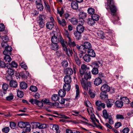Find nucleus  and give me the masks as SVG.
Returning <instances> with one entry per match:
<instances>
[{
  "instance_id": "nucleus-10",
  "label": "nucleus",
  "mask_w": 133,
  "mask_h": 133,
  "mask_svg": "<svg viewBox=\"0 0 133 133\" xmlns=\"http://www.w3.org/2000/svg\"><path fill=\"white\" fill-rule=\"evenodd\" d=\"M59 39L61 43L63 46V50H66V48H67L68 46L67 42L66 40L63 39L62 37L61 36H59Z\"/></svg>"
},
{
  "instance_id": "nucleus-36",
  "label": "nucleus",
  "mask_w": 133,
  "mask_h": 133,
  "mask_svg": "<svg viewBox=\"0 0 133 133\" xmlns=\"http://www.w3.org/2000/svg\"><path fill=\"white\" fill-rule=\"evenodd\" d=\"M71 5L72 8L73 9L76 10L78 9V3L75 2L73 1L72 2Z\"/></svg>"
},
{
  "instance_id": "nucleus-56",
  "label": "nucleus",
  "mask_w": 133,
  "mask_h": 133,
  "mask_svg": "<svg viewBox=\"0 0 133 133\" xmlns=\"http://www.w3.org/2000/svg\"><path fill=\"white\" fill-rule=\"evenodd\" d=\"M31 126L30 125L29 123H28V124L27 125V126L26 127L25 131L26 132H29L31 131Z\"/></svg>"
},
{
  "instance_id": "nucleus-48",
  "label": "nucleus",
  "mask_w": 133,
  "mask_h": 133,
  "mask_svg": "<svg viewBox=\"0 0 133 133\" xmlns=\"http://www.w3.org/2000/svg\"><path fill=\"white\" fill-rule=\"evenodd\" d=\"M116 118L117 119L123 120L124 119V115L121 114H117L116 116Z\"/></svg>"
},
{
  "instance_id": "nucleus-34",
  "label": "nucleus",
  "mask_w": 133,
  "mask_h": 133,
  "mask_svg": "<svg viewBox=\"0 0 133 133\" xmlns=\"http://www.w3.org/2000/svg\"><path fill=\"white\" fill-rule=\"evenodd\" d=\"M36 4L37 8L39 9L40 11H42L43 9V6L42 4L37 1H36Z\"/></svg>"
},
{
  "instance_id": "nucleus-9",
  "label": "nucleus",
  "mask_w": 133,
  "mask_h": 133,
  "mask_svg": "<svg viewBox=\"0 0 133 133\" xmlns=\"http://www.w3.org/2000/svg\"><path fill=\"white\" fill-rule=\"evenodd\" d=\"M12 49L11 46L7 45L5 47V49L3 51V54L5 55H11Z\"/></svg>"
},
{
  "instance_id": "nucleus-50",
  "label": "nucleus",
  "mask_w": 133,
  "mask_h": 133,
  "mask_svg": "<svg viewBox=\"0 0 133 133\" xmlns=\"http://www.w3.org/2000/svg\"><path fill=\"white\" fill-rule=\"evenodd\" d=\"M91 17L95 21H98L99 19V16L97 14H94L91 16Z\"/></svg>"
},
{
  "instance_id": "nucleus-63",
  "label": "nucleus",
  "mask_w": 133,
  "mask_h": 133,
  "mask_svg": "<svg viewBox=\"0 0 133 133\" xmlns=\"http://www.w3.org/2000/svg\"><path fill=\"white\" fill-rule=\"evenodd\" d=\"M84 22V20L83 18H80L78 20V23L79 25H83Z\"/></svg>"
},
{
  "instance_id": "nucleus-5",
  "label": "nucleus",
  "mask_w": 133,
  "mask_h": 133,
  "mask_svg": "<svg viewBox=\"0 0 133 133\" xmlns=\"http://www.w3.org/2000/svg\"><path fill=\"white\" fill-rule=\"evenodd\" d=\"M92 48L91 44L89 42H84L83 45L82 49L84 52H87Z\"/></svg>"
},
{
  "instance_id": "nucleus-64",
  "label": "nucleus",
  "mask_w": 133,
  "mask_h": 133,
  "mask_svg": "<svg viewBox=\"0 0 133 133\" xmlns=\"http://www.w3.org/2000/svg\"><path fill=\"white\" fill-rule=\"evenodd\" d=\"M10 130V128L9 127H6L3 128L2 129L3 132L5 133H8Z\"/></svg>"
},
{
  "instance_id": "nucleus-60",
  "label": "nucleus",
  "mask_w": 133,
  "mask_h": 133,
  "mask_svg": "<svg viewBox=\"0 0 133 133\" xmlns=\"http://www.w3.org/2000/svg\"><path fill=\"white\" fill-rule=\"evenodd\" d=\"M20 66L21 67L24 68L25 70L27 69V66L24 62H22L21 63Z\"/></svg>"
},
{
  "instance_id": "nucleus-28",
  "label": "nucleus",
  "mask_w": 133,
  "mask_h": 133,
  "mask_svg": "<svg viewBox=\"0 0 133 133\" xmlns=\"http://www.w3.org/2000/svg\"><path fill=\"white\" fill-rule=\"evenodd\" d=\"M95 21L92 18H89L87 20V22L89 25L90 26H92L95 24Z\"/></svg>"
},
{
  "instance_id": "nucleus-35",
  "label": "nucleus",
  "mask_w": 133,
  "mask_h": 133,
  "mask_svg": "<svg viewBox=\"0 0 133 133\" xmlns=\"http://www.w3.org/2000/svg\"><path fill=\"white\" fill-rule=\"evenodd\" d=\"M82 33L80 32H78V31H75L74 32V34L76 38L78 40L81 38L82 36Z\"/></svg>"
},
{
  "instance_id": "nucleus-7",
  "label": "nucleus",
  "mask_w": 133,
  "mask_h": 133,
  "mask_svg": "<svg viewBox=\"0 0 133 133\" xmlns=\"http://www.w3.org/2000/svg\"><path fill=\"white\" fill-rule=\"evenodd\" d=\"M91 78V75L90 71L85 73L83 76H80V81L83 79L84 81L85 79L87 81L88 79H90Z\"/></svg>"
},
{
  "instance_id": "nucleus-49",
  "label": "nucleus",
  "mask_w": 133,
  "mask_h": 133,
  "mask_svg": "<svg viewBox=\"0 0 133 133\" xmlns=\"http://www.w3.org/2000/svg\"><path fill=\"white\" fill-rule=\"evenodd\" d=\"M89 115H90V118L92 120V122L95 124H96L95 122L96 120V118L95 117V115L93 113L91 114H89Z\"/></svg>"
},
{
  "instance_id": "nucleus-47",
  "label": "nucleus",
  "mask_w": 133,
  "mask_h": 133,
  "mask_svg": "<svg viewBox=\"0 0 133 133\" xmlns=\"http://www.w3.org/2000/svg\"><path fill=\"white\" fill-rule=\"evenodd\" d=\"M8 85L6 83H4L2 86L3 89L4 91L3 92L4 94H5V92L8 88Z\"/></svg>"
},
{
  "instance_id": "nucleus-51",
  "label": "nucleus",
  "mask_w": 133,
  "mask_h": 133,
  "mask_svg": "<svg viewBox=\"0 0 133 133\" xmlns=\"http://www.w3.org/2000/svg\"><path fill=\"white\" fill-rule=\"evenodd\" d=\"M24 95V94L22 91L18 90L17 91V96L20 98L22 97Z\"/></svg>"
},
{
  "instance_id": "nucleus-26",
  "label": "nucleus",
  "mask_w": 133,
  "mask_h": 133,
  "mask_svg": "<svg viewBox=\"0 0 133 133\" xmlns=\"http://www.w3.org/2000/svg\"><path fill=\"white\" fill-rule=\"evenodd\" d=\"M54 24L52 22H48L46 24L47 28L50 30H52L53 28Z\"/></svg>"
},
{
  "instance_id": "nucleus-3",
  "label": "nucleus",
  "mask_w": 133,
  "mask_h": 133,
  "mask_svg": "<svg viewBox=\"0 0 133 133\" xmlns=\"http://www.w3.org/2000/svg\"><path fill=\"white\" fill-rule=\"evenodd\" d=\"M52 36L51 42L52 43H58L60 41L59 37H57V33L55 31H53L51 33Z\"/></svg>"
},
{
  "instance_id": "nucleus-11",
  "label": "nucleus",
  "mask_w": 133,
  "mask_h": 133,
  "mask_svg": "<svg viewBox=\"0 0 133 133\" xmlns=\"http://www.w3.org/2000/svg\"><path fill=\"white\" fill-rule=\"evenodd\" d=\"M110 90V87L106 84L103 85L101 88V90L102 92L105 93L109 91Z\"/></svg>"
},
{
  "instance_id": "nucleus-1",
  "label": "nucleus",
  "mask_w": 133,
  "mask_h": 133,
  "mask_svg": "<svg viewBox=\"0 0 133 133\" xmlns=\"http://www.w3.org/2000/svg\"><path fill=\"white\" fill-rule=\"evenodd\" d=\"M105 4V8L108 10H110L112 14L114 15L117 11L116 8L114 4V1L113 0H107Z\"/></svg>"
},
{
  "instance_id": "nucleus-13",
  "label": "nucleus",
  "mask_w": 133,
  "mask_h": 133,
  "mask_svg": "<svg viewBox=\"0 0 133 133\" xmlns=\"http://www.w3.org/2000/svg\"><path fill=\"white\" fill-rule=\"evenodd\" d=\"M57 43H52L51 45V49L54 51L57 50L59 48V46Z\"/></svg>"
},
{
  "instance_id": "nucleus-15",
  "label": "nucleus",
  "mask_w": 133,
  "mask_h": 133,
  "mask_svg": "<svg viewBox=\"0 0 133 133\" xmlns=\"http://www.w3.org/2000/svg\"><path fill=\"white\" fill-rule=\"evenodd\" d=\"M75 88L76 90V95L75 97V99H77L80 93L79 86L77 84L75 85Z\"/></svg>"
},
{
  "instance_id": "nucleus-27",
  "label": "nucleus",
  "mask_w": 133,
  "mask_h": 133,
  "mask_svg": "<svg viewBox=\"0 0 133 133\" xmlns=\"http://www.w3.org/2000/svg\"><path fill=\"white\" fill-rule=\"evenodd\" d=\"M115 105L117 107L121 108L123 106V102L122 101L119 100L116 102Z\"/></svg>"
},
{
  "instance_id": "nucleus-8",
  "label": "nucleus",
  "mask_w": 133,
  "mask_h": 133,
  "mask_svg": "<svg viewBox=\"0 0 133 133\" xmlns=\"http://www.w3.org/2000/svg\"><path fill=\"white\" fill-rule=\"evenodd\" d=\"M34 125L36 128H38L40 129H43L48 127V125L46 124H41L38 122H35Z\"/></svg>"
},
{
  "instance_id": "nucleus-33",
  "label": "nucleus",
  "mask_w": 133,
  "mask_h": 133,
  "mask_svg": "<svg viewBox=\"0 0 133 133\" xmlns=\"http://www.w3.org/2000/svg\"><path fill=\"white\" fill-rule=\"evenodd\" d=\"M66 50H64L66 54L69 56H72L73 54L72 51L71 49H68L67 48H66Z\"/></svg>"
},
{
  "instance_id": "nucleus-14",
  "label": "nucleus",
  "mask_w": 133,
  "mask_h": 133,
  "mask_svg": "<svg viewBox=\"0 0 133 133\" xmlns=\"http://www.w3.org/2000/svg\"><path fill=\"white\" fill-rule=\"evenodd\" d=\"M28 122H18V126L21 128H25L27 126V125L28 124Z\"/></svg>"
},
{
  "instance_id": "nucleus-22",
  "label": "nucleus",
  "mask_w": 133,
  "mask_h": 133,
  "mask_svg": "<svg viewBox=\"0 0 133 133\" xmlns=\"http://www.w3.org/2000/svg\"><path fill=\"white\" fill-rule=\"evenodd\" d=\"M71 85L70 84L65 83L63 86L64 90L67 91H69L70 89Z\"/></svg>"
},
{
  "instance_id": "nucleus-20",
  "label": "nucleus",
  "mask_w": 133,
  "mask_h": 133,
  "mask_svg": "<svg viewBox=\"0 0 133 133\" xmlns=\"http://www.w3.org/2000/svg\"><path fill=\"white\" fill-rule=\"evenodd\" d=\"M64 72L69 75H70L73 74V71L71 68H68L64 69Z\"/></svg>"
},
{
  "instance_id": "nucleus-46",
  "label": "nucleus",
  "mask_w": 133,
  "mask_h": 133,
  "mask_svg": "<svg viewBox=\"0 0 133 133\" xmlns=\"http://www.w3.org/2000/svg\"><path fill=\"white\" fill-rule=\"evenodd\" d=\"M14 98V95L12 93H10L9 95L7 96L6 98V100L10 101L12 100Z\"/></svg>"
},
{
  "instance_id": "nucleus-17",
  "label": "nucleus",
  "mask_w": 133,
  "mask_h": 133,
  "mask_svg": "<svg viewBox=\"0 0 133 133\" xmlns=\"http://www.w3.org/2000/svg\"><path fill=\"white\" fill-rule=\"evenodd\" d=\"M77 31L82 33L84 30V27L82 25H78L77 26Z\"/></svg>"
},
{
  "instance_id": "nucleus-40",
  "label": "nucleus",
  "mask_w": 133,
  "mask_h": 133,
  "mask_svg": "<svg viewBox=\"0 0 133 133\" xmlns=\"http://www.w3.org/2000/svg\"><path fill=\"white\" fill-rule=\"evenodd\" d=\"M59 95L61 97H64L65 95L66 92L65 91L62 90V89H60L58 92Z\"/></svg>"
},
{
  "instance_id": "nucleus-59",
  "label": "nucleus",
  "mask_w": 133,
  "mask_h": 133,
  "mask_svg": "<svg viewBox=\"0 0 133 133\" xmlns=\"http://www.w3.org/2000/svg\"><path fill=\"white\" fill-rule=\"evenodd\" d=\"M64 34L65 36L67 37L68 39L71 38V35L69 34L68 31L65 30L64 31Z\"/></svg>"
},
{
  "instance_id": "nucleus-32",
  "label": "nucleus",
  "mask_w": 133,
  "mask_h": 133,
  "mask_svg": "<svg viewBox=\"0 0 133 133\" xmlns=\"http://www.w3.org/2000/svg\"><path fill=\"white\" fill-rule=\"evenodd\" d=\"M88 55L91 57H95L96 56V54L94 51L91 48L90 50H88Z\"/></svg>"
},
{
  "instance_id": "nucleus-45",
  "label": "nucleus",
  "mask_w": 133,
  "mask_h": 133,
  "mask_svg": "<svg viewBox=\"0 0 133 133\" xmlns=\"http://www.w3.org/2000/svg\"><path fill=\"white\" fill-rule=\"evenodd\" d=\"M74 59L75 63L78 66H80L81 64V62L78 57L76 56H75Z\"/></svg>"
},
{
  "instance_id": "nucleus-19",
  "label": "nucleus",
  "mask_w": 133,
  "mask_h": 133,
  "mask_svg": "<svg viewBox=\"0 0 133 133\" xmlns=\"http://www.w3.org/2000/svg\"><path fill=\"white\" fill-rule=\"evenodd\" d=\"M64 81L65 83L70 84L71 81V78L69 76L66 75L64 77Z\"/></svg>"
},
{
  "instance_id": "nucleus-62",
  "label": "nucleus",
  "mask_w": 133,
  "mask_h": 133,
  "mask_svg": "<svg viewBox=\"0 0 133 133\" xmlns=\"http://www.w3.org/2000/svg\"><path fill=\"white\" fill-rule=\"evenodd\" d=\"M62 65L65 67H67L68 65V63L66 60H64L61 63Z\"/></svg>"
},
{
  "instance_id": "nucleus-25",
  "label": "nucleus",
  "mask_w": 133,
  "mask_h": 133,
  "mask_svg": "<svg viewBox=\"0 0 133 133\" xmlns=\"http://www.w3.org/2000/svg\"><path fill=\"white\" fill-rule=\"evenodd\" d=\"M68 45L70 47H74L76 45L75 42L72 41L71 38L68 40Z\"/></svg>"
},
{
  "instance_id": "nucleus-29",
  "label": "nucleus",
  "mask_w": 133,
  "mask_h": 133,
  "mask_svg": "<svg viewBox=\"0 0 133 133\" xmlns=\"http://www.w3.org/2000/svg\"><path fill=\"white\" fill-rule=\"evenodd\" d=\"M97 35L98 38L99 39H103L104 36L103 35V32L101 31L98 30L96 33Z\"/></svg>"
},
{
  "instance_id": "nucleus-12",
  "label": "nucleus",
  "mask_w": 133,
  "mask_h": 133,
  "mask_svg": "<svg viewBox=\"0 0 133 133\" xmlns=\"http://www.w3.org/2000/svg\"><path fill=\"white\" fill-rule=\"evenodd\" d=\"M118 100L122 101H123V103L128 104L129 103V101L128 98L126 97H122L121 96H118Z\"/></svg>"
},
{
  "instance_id": "nucleus-41",
  "label": "nucleus",
  "mask_w": 133,
  "mask_h": 133,
  "mask_svg": "<svg viewBox=\"0 0 133 133\" xmlns=\"http://www.w3.org/2000/svg\"><path fill=\"white\" fill-rule=\"evenodd\" d=\"M43 1L45 8L47 11H50V9L48 2L45 0H44Z\"/></svg>"
},
{
  "instance_id": "nucleus-55",
  "label": "nucleus",
  "mask_w": 133,
  "mask_h": 133,
  "mask_svg": "<svg viewBox=\"0 0 133 133\" xmlns=\"http://www.w3.org/2000/svg\"><path fill=\"white\" fill-rule=\"evenodd\" d=\"M91 72L93 74L96 75L97 74L98 72V70L97 68H93Z\"/></svg>"
},
{
  "instance_id": "nucleus-30",
  "label": "nucleus",
  "mask_w": 133,
  "mask_h": 133,
  "mask_svg": "<svg viewBox=\"0 0 133 133\" xmlns=\"http://www.w3.org/2000/svg\"><path fill=\"white\" fill-rule=\"evenodd\" d=\"M84 60L86 62H90L91 60L90 56L88 54H85L83 57Z\"/></svg>"
},
{
  "instance_id": "nucleus-38",
  "label": "nucleus",
  "mask_w": 133,
  "mask_h": 133,
  "mask_svg": "<svg viewBox=\"0 0 133 133\" xmlns=\"http://www.w3.org/2000/svg\"><path fill=\"white\" fill-rule=\"evenodd\" d=\"M102 113L103 117L106 119H107L110 115L108 114L107 110L105 109L103 110Z\"/></svg>"
},
{
  "instance_id": "nucleus-43",
  "label": "nucleus",
  "mask_w": 133,
  "mask_h": 133,
  "mask_svg": "<svg viewBox=\"0 0 133 133\" xmlns=\"http://www.w3.org/2000/svg\"><path fill=\"white\" fill-rule=\"evenodd\" d=\"M87 11L89 14L92 15H93L95 13V10L94 9L92 8H88Z\"/></svg>"
},
{
  "instance_id": "nucleus-52",
  "label": "nucleus",
  "mask_w": 133,
  "mask_h": 133,
  "mask_svg": "<svg viewBox=\"0 0 133 133\" xmlns=\"http://www.w3.org/2000/svg\"><path fill=\"white\" fill-rule=\"evenodd\" d=\"M107 119H108V123L110 125H112L114 124V121L111 115H110Z\"/></svg>"
},
{
  "instance_id": "nucleus-53",
  "label": "nucleus",
  "mask_w": 133,
  "mask_h": 133,
  "mask_svg": "<svg viewBox=\"0 0 133 133\" xmlns=\"http://www.w3.org/2000/svg\"><path fill=\"white\" fill-rule=\"evenodd\" d=\"M9 65H10L11 67L17 68L18 65L17 63L14 61H12L11 63L9 64Z\"/></svg>"
},
{
  "instance_id": "nucleus-23",
  "label": "nucleus",
  "mask_w": 133,
  "mask_h": 133,
  "mask_svg": "<svg viewBox=\"0 0 133 133\" xmlns=\"http://www.w3.org/2000/svg\"><path fill=\"white\" fill-rule=\"evenodd\" d=\"M100 97L102 100H106L108 98V95L105 92H102L100 94Z\"/></svg>"
},
{
  "instance_id": "nucleus-39",
  "label": "nucleus",
  "mask_w": 133,
  "mask_h": 133,
  "mask_svg": "<svg viewBox=\"0 0 133 133\" xmlns=\"http://www.w3.org/2000/svg\"><path fill=\"white\" fill-rule=\"evenodd\" d=\"M20 87L22 89H25L28 87L27 84L24 82H21L20 84Z\"/></svg>"
},
{
  "instance_id": "nucleus-24",
  "label": "nucleus",
  "mask_w": 133,
  "mask_h": 133,
  "mask_svg": "<svg viewBox=\"0 0 133 133\" xmlns=\"http://www.w3.org/2000/svg\"><path fill=\"white\" fill-rule=\"evenodd\" d=\"M102 82L101 79L98 77L96 78L94 81V84L96 86L100 85Z\"/></svg>"
},
{
  "instance_id": "nucleus-4",
  "label": "nucleus",
  "mask_w": 133,
  "mask_h": 133,
  "mask_svg": "<svg viewBox=\"0 0 133 133\" xmlns=\"http://www.w3.org/2000/svg\"><path fill=\"white\" fill-rule=\"evenodd\" d=\"M90 69L89 67L84 64H82L79 70L80 76H83L85 73L88 72V70Z\"/></svg>"
},
{
  "instance_id": "nucleus-44",
  "label": "nucleus",
  "mask_w": 133,
  "mask_h": 133,
  "mask_svg": "<svg viewBox=\"0 0 133 133\" xmlns=\"http://www.w3.org/2000/svg\"><path fill=\"white\" fill-rule=\"evenodd\" d=\"M10 55H5V56L4 57V59L5 61L8 62H10L11 60V58L9 56Z\"/></svg>"
},
{
  "instance_id": "nucleus-54",
  "label": "nucleus",
  "mask_w": 133,
  "mask_h": 133,
  "mask_svg": "<svg viewBox=\"0 0 133 133\" xmlns=\"http://www.w3.org/2000/svg\"><path fill=\"white\" fill-rule=\"evenodd\" d=\"M30 90L32 92H35L37 91L38 89L37 88L34 86H31L30 88Z\"/></svg>"
},
{
  "instance_id": "nucleus-2",
  "label": "nucleus",
  "mask_w": 133,
  "mask_h": 133,
  "mask_svg": "<svg viewBox=\"0 0 133 133\" xmlns=\"http://www.w3.org/2000/svg\"><path fill=\"white\" fill-rule=\"evenodd\" d=\"M82 86L86 91L88 90L89 88L91 87V83L90 82H87L85 79V81L83 80L80 81Z\"/></svg>"
},
{
  "instance_id": "nucleus-16",
  "label": "nucleus",
  "mask_w": 133,
  "mask_h": 133,
  "mask_svg": "<svg viewBox=\"0 0 133 133\" xmlns=\"http://www.w3.org/2000/svg\"><path fill=\"white\" fill-rule=\"evenodd\" d=\"M37 23H38L39 25L41 28H43L44 25L43 19L41 17H40L39 18V19L38 20Z\"/></svg>"
},
{
  "instance_id": "nucleus-37",
  "label": "nucleus",
  "mask_w": 133,
  "mask_h": 133,
  "mask_svg": "<svg viewBox=\"0 0 133 133\" xmlns=\"http://www.w3.org/2000/svg\"><path fill=\"white\" fill-rule=\"evenodd\" d=\"M10 85L11 87L16 88L17 86V84L16 81L12 80L10 82Z\"/></svg>"
},
{
  "instance_id": "nucleus-31",
  "label": "nucleus",
  "mask_w": 133,
  "mask_h": 133,
  "mask_svg": "<svg viewBox=\"0 0 133 133\" xmlns=\"http://www.w3.org/2000/svg\"><path fill=\"white\" fill-rule=\"evenodd\" d=\"M52 130L56 132V133H59L60 130H59L58 126L56 124H54L53 125L52 127Z\"/></svg>"
},
{
  "instance_id": "nucleus-18",
  "label": "nucleus",
  "mask_w": 133,
  "mask_h": 133,
  "mask_svg": "<svg viewBox=\"0 0 133 133\" xmlns=\"http://www.w3.org/2000/svg\"><path fill=\"white\" fill-rule=\"evenodd\" d=\"M7 72L8 74L10 75L8 76L9 79L7 80H9L10 79H11V76L14 75L15 73L14 71L12 69L10 68L8 70Z\"/></svg>"
},
{
  "instance_id": "nucleus-58",
  "label": "nucleus",
  "mask_w": 133,
  "mask_h": 133,
  "mask_svg": "<svg viewBox=\"0 0 133 133\" xmlns=\"http://www.w3.org/2000/svg\"><path fill=\"white\" fill-rule=\"evenodd\" d=\"M87 14L83 12H81L80 14L79 15V16L81 18H86L87 17Z\"/></svg>"
},
{
  "instance_id": "nucleus-57",
  "label": "nucleus",
  "mask_w": 133,
  "mask_h": 133,
  "mask_svg": "<svg viewBox=\"0 0 133 133\" xmlns=\"http://www.w3.org/2000/svg\"><path fill=\"white\" fill-rule=\"evenodd\" d=\"M71 22L73 24L76 25L78 23V20L76 18H73L71 19Z\"/></svg>"
},
{
  "instance_id": "nucleus-61",
  "label": "nucleus",
  "mask_w": 133,
  "mask_h": 133,
  "mask_svg": "<svg viewBox=\"0 0 133 133\" xmlns=\"http://www.w3.org/2000/svg\"><path fill=\"white\" fill-rule=\"evenodd\" d=\"M57 11L58 13L59 14L60 16H62L64 12L63 9L61 8L60 10L58 9H57Z\"/></svg>"
},
{
  "instance_id": "nucleus-6",
  "label": "nucleus",
  "mask_w": 133,
  "mask_h": 133,
  "mask_svg": "<svg viewBox=\"0 0 133 133\" xmlns=\"http://www.w3.org/2000/svg\"><path fill=\"white\" fill-rule=\"evenodd\" d=\"M95 104L97 109L99 111L101 110L102 108H104L105 107V104L102 103L100 101H97L96 102Z\"/></svg>"
},
{
  "instance_id": "nucleus-42",
  "label": "nucleus",
  "mask_w": 133,
  "mask_h": 133,
  "mask_svg": "<svg viewBox=\"0 0 133 133\" xmlns=\"http://www.w3.org/2000/svg\"><path fill=\"white\" fill-rule=\"evenodd\" d=\"M59 99V96L57 94H54L51 97V99L53 101L56 102L58 101Z\"/></svg>"
},
{
  "instance_id": "nucleus-21",
  "label": "nucleus",
  "mask_w": 133,
  "mask_h": 133,
  "mask_svg": "<svg viewBox=\"0 0 133 133\" xmlns=\"http://www.w3.org/2000/svg\"><path fill=\"white\" fill-rule=\"evenodd\" d=\"M57 20L58 23L61 25L63 27L66 26V22L64 19H63L61 20H60L58 18Z\"/></svg>"
}]
</instances>
